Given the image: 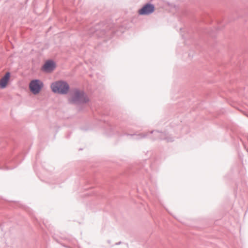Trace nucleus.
Returning a JSON list of instances; mask_svg holds the SVG:
<instances>
[{
	"mask_svg": "<svg viewBox=\"0 0 248 248\" xmlns=\"http://www.w3.org/2000/svg\"><path fill=\"white\" fill-rule=\"evenodd\" d=\"M69 101L71 103L81 104L88 102L89 99L82 91L75 90L71 93Z\"/></svg>",
	"mask_w": 248,
	"mask_h": 248,
	"instance_id": "1",
	"label": "nucleus"
},
{
	"mask_svg": "<svg viewBox=\"0 0 248 248\" xmlns=\"http://www.w3.org/2000/svg\"><path fill=\"white\" fill-rule=\"evenodd\" d=\"M68 84L62 81H58L53 82L51 85L52 91L55 93L66 94L69 90Z\"/></svg>",
	"mask_w": 248,
	"mask_h": 248,
	"instance_id": "2",
	"label": "nucleus"
},
{
	"mask_svg": "<svg viewBox=\"0 0 248 248\" xmlns=\"http://www.w3.org/2000/svg\"><path fill=\"white\" fill-rule=\"evenodd\" d=\"M43 83L39 80H34L30 84V89L31 92L34 94L39 93L43 87Z\"/></svg>",
	"mask_w": 248,
	"mask_h": 248,
	"instance_id": "3",
	"label": "nucleus"
},
{
	"mask_svg": "<svg viewBox=\"0 0 248 248\" xmlns=\"http://www.w3.org/2000/svg\"><path fill=\"white\" fill-rule=\"evenodd\" d=\"M154 10V6L153 5L147 4L139 10V13L140 15H148L153 13Z\"/></svg>",
	"mask_w": 248,
	"mask_h": 248,
	"instance_id": "4",
	"label": "nucleus"
},
{
	"mask_svg": "<svg viewBox=\"0 0 248 248\" xmlns=\"http://www.w3.org/2000/svg\"><path fill=\"white\" fill-rule=\"evenodd\" d=\"M10 78V73L7 72L5 75L0 79V88H5L9 82Z\"/></svg>",
	"mask_w": 248,
	"mask_h": 248,
	"instance_id": "5",
	"label": "nucleus"
},
{
	"mask_svg": "<svg viewBox=\"0 0 248 248\" xmlns=\"http://www.w3.org/2000/svg\"><path fill=\"white\" fill-rule=\"evenodd\" d=\"M56 67L55 63L52 61H47L43 66V70L46 72H50Z\"/></svg>",
	"mask_w": 248,
	"mask_h": 248,
	"instance_id": "6",
	"label": "nucleus"
}]
</instances>
